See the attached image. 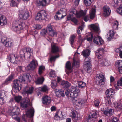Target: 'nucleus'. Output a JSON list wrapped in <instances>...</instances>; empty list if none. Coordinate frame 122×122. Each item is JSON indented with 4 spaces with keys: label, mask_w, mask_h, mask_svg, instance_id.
<instances>
[{
    "label": "nucleus",
    "mask_w": 122,
    "mask_h": 122,
    "mask_svg": "<svg viewBox=\"0 0 122 122\" xmlns=\"http://www.w3.org/2000/svg\"><path fill=\"white\" fill-rule=\"evenodd\" d=\"M42 102L45 105L49 104L51 102V98L47 96H46L43 97L42 98Z\"/></svg>",
    "instance_id": "18"
},
{
    "label": "nucleus",
    "mask_w": 122,
    "mask_h": 122,
    "mask_svg": "<svg viewBox=\"0 0 122 122\" xmlns=\"http://www.w3.org/2000/svg\"><path fill=\"white\" fill-rule=\"evenodd\" d=\"M63 116V115L62 114L61 112V115L60 116H59L58 115V112H56L54 116V117L55 119H56V117L57 118V117H58L59 118H61Z\"/></svg>",
    "instance_id": "59"
},
{
    "label": "nucleus",
    "mask_w": 122,
    "mask_h": 122,
    "mask_svg": "<svg viewBox=\"0 0 122 122\" xmlns=\"http://www.w3.org/2000/svg\"><path fill=\"white\" fill-rule=\"evenodd\" d=\"M34 112V110L33 108H31L28 110L26 112V116L23 115L22 116V120L25 122H26L27 121L25 119L26 117L31 118L33 117Z\"/></svg>",
    "instance_id": "7"
},
{
    "label": "nucleus",
    "mask_w": 122,
    "mask_h": 122,
    "mask_svg": "<svg viewBox=\"0 0 122 122\" xmlns=\"http://www.w3.org/2000/svg\"><path fill=\"white\" fill-rule=\"evenodd\" d=\"M105 78L104 76L102 75H100L99 76L96 78V82L97 84L102 85V82H104Z\"/></svg>",
    "instance_id": "15"
},
{
    "label": "nucleus",
    "mask_w": 122,
    "mask_h": 122,
    "mask_svg": "<svg viewBox=\"0 0 122 122\" xmlns=\"http://www.w3.org/2000/svg\"><path fill=\"white\" fill-rule=\"evenodd\" d=\"M47 30L49 31L48 34L49 35L53 37L56 34V33L53 29V25H52L50 24L48 25L47 27Z\"/></svg>",
    "instance_id": "12"
},
{
    "label": "nucleus",
    "mask_w": 122,
    "mask_h": 122,
    "mask_svg": "<svg viewBox=\"0 0 122 122\" xmlns=\"http://www.w3.org/2000/svg\"><path fill=\"white\" fill-rule=\"evenodd\" d=\"M119 25L118 22L117 21L113 22V23L112 28L115 30L117 29Z\"/></svg>",
    "instance_id": "43"
},
{
    "label": "nucleus",
    "mask_w": 122,
    "mask_h": 122,
    "mask_svg": "<svg viewBox=\"0 0 122 122\" xmlns=\"http://www.w3.org/2000/svg\"><path fill=\"white\" fill-rule=\"evenodd\" d=\"M47 16L46 11L44 10H42L37 14V16L35 17V19L39 21L45 20L47 18Z\"/></svg>",
    "instance_id": "4"
},
{
    "label": "nucleus",
    "mask_w": 122,
    "mask_h": 122,
    "mask_svg": "<svg viewBox=\"0 0 122 122\" xmlns=\"http://www.w3.org/2000/svg\"><path fill=\"white\" fill-rule=\"evenodd\" d=\"M91 67L90 60L89 58H86L84 63V69H86L87 67Z\"/></svg>",
    "instance_id": "20"
},
{
    "label": "nucleus",
    "mask_w": 122,
    "mask_h": 122,
    "mask_svg": "<svg viewBox=\"0 0 122 122\" xmlns=\"http://www.w3.org/2000/svg\"><path fill=\"white\" fill-rule=\"evenodd\" d=\"M6 92L5 91L1 90L0 91V97L3 98L6 96Z\"/></svg>",
    "instance_id": "50"
},
{
    "label": "nucleus",
    "mask_w": 122,
    "mask_h": 122,
    "mask_svg": "<svg viewBox=\"0 0 122 122\" xmlns=\"http://www.w3.org/2000/svg\"><path fill=\"white\" fill-rule=\"evenodd\" d=\"M19 16L20 18L23 20H25L28 18L29 16V14L27 10H24L21 12Z\"/></svg>",
    "instance_id": "9"
},
{
    "label": "nucleus",
    "mask_w": 122,
    "mask_h": 122,
    "mask_svg": "<svg viewBox=\"0 0 122 122\" xmlns=\"http://www.w3.org/2000/svg\"><path fill=\"white\" fill-rule=\"evenodd\" d=\"M91 30L94 32H97L99 30L98 27L95 24H92L90 25Z\"/></svg>",
    "instance_id": "29"
},
{
    "label": "nucleus",
    "mask_w": 122,
    "mask_h": 122,
    "mask_svg": "<svg viewBox=\"0 0 122 122\" xmlns=\"http://www.w3.org/2000/svg\"><path fill=\"white\" fill-rule=\"evenodd\" d=\"M26 80L27 81L29 80V75H22L19 77V80L16 79L14 81L13 88V90L15 92H17L21 90V87L19 84H20V82H25Z\"/></svg>",
    "instance_id": "1"
},
{
    "label": "nucleus",
    "mask_w": 122,
    "mask_h": 122,
    "mask_svg": "<svg viewBox=\"0 0 122 122\" xmlns=\"http://www.w3.org/2000/svg\"><path fill=\"white\" fill-rule=\"evenodd\" d=\"M104 12L103 15L105 16H109L111 13V10L110 8L106 5L104 6L103 8Z\"/></svg>",
    "instance_id": "16"
},
{
    "label": "nucleus",
    "mask_w": 122,
    "mask_h": 122,
    "mask_svg": "<svg viewBox=\"0 0 122 122\" xmlns=\"http://www.w3.org/2000/svg\"><path fill=\"white\" fill-rule=\"evenodd\" d=\"M7 23V20L5 17L2 15H0V25L2 26L6 25Z\"/></svg>",
    "instance_id": "31"
},
{
    "label": "nucleus",
    "mask_w": 122,
    "mask_h": 122,
    "mask_svg": "<svg viewBox=\"0 0 122 122\" xmlns=\"http://www.w3.org/2000/svg\"><path fill=\"white\" fill-rule=\"evenodd\" d=\"M84 2L86 6L90 5L92 2L91 0H84Z\"/></svg>",
    "instance_id": "56"
},
{
    "label": "nucleus",
    "mask_w": 122,
    "mask_h": 122,
    "mask_svg": "<svg viewBox=\"0 0 122 122\" xmlns=\"http://www.w3.org/2000/svg\"><path fill=\"white\" fill-rule=\"evenodd\" d=\"M65 71L67 74L71 72L72 70L71 68V64L70 61H68L65 65Z\"/></svg>",
    "instance_id": "17"
},
{
    "label": "nucleus",
    "mask_w": 122,
    "mask_h": 122,
    "mask_svg": "<svg viewBox=\"0 0 122 122\" xmlns=\"http://www.w3.org/2000/svg\"><path fill=\"white\" fill-rule=\"evenodd\" d=\"M99 100L98 99L94 101V104L96 107H98L99 106Z\"/></svg>",
    "instance_id": "60"
},
{
    "label": "nucleus",
    "mask_w": 122,
    "mask_h": 122,
    "mask_svg": "<svg viewBox=\"0 0 122 122\" xmlns=\"http://www.w3.org/2000/svg\"><path fill=\"white\" fill-rule=\"evenodd\" d=\"M71 90L69 89H67L65 91V94L66 95V96H68L69 94L70 95L71 93Z\"/></svg>",
    "instance_id": "62"
},
{
    "label": "nucleus",
    "mask_w": 122,
    "mask_h": 122,
    "mask_svg": "<svg viewBox=\"0 0 122 122\" xmlns=\"http://www.w3.org/2000/svg\"><path fill=\"white\" fill-rule=\"evenodd\" d=\"M97 113L96 112H94L90 114L87 117L88 121L89 122H94L96 120V119L97 117Z\"/></svg>",
    "instance_id": "11"
},
{
    "label": "nucleus",
    "mask_w": 122,
    "mask_h": 122,
    "mask_svg": "<svg viewBox=\"0 0 122 122\" xmlns=\"http://www.w3.org/2000/svg\"><path fill=\"white\" fill-rule=\"evenodd\" d=\"M10 61L12 63H16L18 60V56L16 54H11L10 55Z\"/></svg>",
    "instance_id": "19"
},
{
    "label": "nucleus",
    "mask_w": 122,
    "mask_h": 122,
    "mask_svg": "<svg viewBox=\"0 0 122 122\" xmlns=\"http://www.w3.org/2000/svg\"><path fill=\"white\" fill-rule=\"evenodd\" d=\"M38 64L36 61L33 60L30 63V64L27 66V68L29 70H32Z\"/></svg>",
    "instance_id": "13"
},
{
    "label": "nucleus",
    "mask_w": 122,
    "mask_h": 122,
    "mask_svg": "<svg viewBox=\"0 0 122 122\" xmlns=\"http://www.w3.org/2000/svg\"><path fill=\"white\" fill-rule=\"evenodd\" d=\"M87 10L85 9L84 11L81 10H80L78 12H76V10L72 11L73 14H75L76 16L78 18H79L81 16H85L86 14Z\"/></svg>",
    "instance_id": "8"
},
{
    "label": "nucleus",
    "mask_w": 122,
    "mask_h": 122,
    "mask_svg": "<svg viewBox=\"0 0 122 122\" xmlns=\"http://www.w3.org/2000/svg\"><path fill=\"white\" fill-rule=\"evenodd\" d=\"M44 80V78L43 77H39L35 81V83L36 84H41L42 83Z\"/></svg>",
    "instance_id": "36"
},
{
    "label": "nucleus",
    "mask_w": 122,
    "mask_h": 122,
    "mask_svg": "<svg viewBox=\"0 0 122 122\" xmlns=\"http://www.w3.org/2000/svg\"><path fill=\"white\" fill-rule=\"evenodd\" d=\"M22 97L21 96H15V99L17 102H19L22 99Z\"/></svg>",
    "instance_id": "52"
},
{
    "label": "nucleus",
    "mask_w": 122,
    "mask_h": 122,
    "mask_svg": "<svg viewBox=\"0 0 122 122\" xmlns=\"http://www.w3.org/2000/svg\"><path fill=\"white\" fill-rule=\"evenodd\" d=\"M50 2L49 0H42L41 1L37 0L36 4L38 6H45L47 5Z\"/></svg>",
    "instance_id": "14"
},
{
    "label": "nucleus",
    "mask_w": 122,
    "mask_h": 122,
    "mask_svg": "<svg viewBox=\"0 0 122 122\" xmlns=\"http://www.w3.org/2000/svg\"><path fill=\"white\" fill-rule=\"evenodd\" d=\"M30 100L29 99H26L25 101H21V105L22 107L24 108H26L29 104Z\"/></svg>",
    "instance_id": "24"
},
{
    "label": "nucleus",
    "mask_w": 122,
    "mask_h": 122,
    "mask_svg": "<svg viewBox=\"0 0 122 122\" xmlns=\"http://www.w3.org/2000/svg\"><path fill=\"white\" fill-rule=\"evenodd\" d=\"M41 33L44 35H46L47 33V30L46 29H43L41 31Z\"/></svg>",
    "instance_id": "64"
},
{
    "label": "nucleus",
    "mask_w": 122,
    "mask_h": 122,
    "mask_svg": "<svg viewBox=\"0 0 122 122\" xmlns=\"http://www.w3.org/2000/svg\"><path fill=\"white\" fill-rule=\"evenodd\" d=\"M20 110L19 108H17L15 111L13 112L12 111L10 113V114L13 117L14 116L16 117L20 113Z\"/></svg>",
    "instance_id": "27"
},
{
    "label": "nucleus",
    "mask_w": 122,
    "mask_h": 122,
    "mask_svg": "<svg viewBox=\"0 0 122 122\" xmlns=\"http://www.w3.org/2000/svg\"><path fill=\"white\" fill-rule=\"evenodd\" d=\"M58 12H59V13H60L62 14V16L64 17L66 15L67 10L65 8H61L60 10Z\"/></svg>",
    "instance_id": "39"
},
{
    "label": "nucleus",
    "mask_w": 122,
    "mask_h": 122,
    "mask_svg": "<svg viewBox=\"0 0 122 122\" xmlns=\"http://www.w3.org/2000/svg\"><path fill=\"white\" fill-rule=\"evenodd\" d=\"M33 50L32 49L29 48L23 49L20 51V60L22 61H23L25 60V53H33Z\"/></svg>",
    "instance_id": "3"
},
{
    "label": "nucleus",
    "mask_w": 122,
    "mask_h": 122,
    "mask_svg": "<svg viewBox=\"0 0 122 122\" xmlns=\"http://www.w3.org/2000/svg\"><path fill=\"white\" fill-rule=\"evenodd\" d=\"M70 116L73 121L77 120L80 118V117L78 116L76 112H72L71 113Z\"/></svg>",
    "instance_id": "22"
},
{
    "label": "nucleus",
    "mask_w": 122,
    "mask_h": 122,
    "mask_svg": "<svg viewBox=\"0 0 122 122\" xmlns=\"http://www.w3.org/2000/svg\"><path fill=\"white\" fill-rule=\"evenodd\" d=\"M96 8L95 7L93 8L92 11L90 13V18L91 19H93L96 16Z\"/></svg>",
    "instance_id": "34"
},
{
    "label": "nucleus",
    "mask_w": 122,
    "mask_h": 122,
    "mask_svg": "<svg viewBox=\"0 0 122 122\" xmlns=\"http://www.w3.org/2000/svg\"><path fill=\"white\" fill-rule=\"evenodd\" d=\"M10 4L11 6L14 7H17L18 4L14 1L12 0L10 2Z\"/></svg>",
    "instance_id": "48"
},
{
    "label": "nucleus",
    "mask_w": 122,
    "mask_h": 122,
    "mask_svg": "<svg viewBox=\"0 0 122 122\" xmlns=\"http://www.w3.org/2000/svg\"><path fill=\"white\" fill-rule=\"evenodd\" d=\"M2 43L4 44L5 46L6 47H11L13 46L12 42L9 41L6 38L4 37H2L1 39Z\"/></svg>",
    "instance_id": "10"
},
{
    "label": "nucleus",
    "mask_w": 122,
    "mask_h": 122,
    "mask_svg": "<svg viewBox=\"0 0 122 122\" xmlns=\"http://www.w3.org/2000/svg\"><path fill=\"white\" fill-rule=\"evenodd\" d=\"M13 78V75H10L6 79L4 83L5 84H7Z\"/></svg>",
    "instance_id": "51"
},
{
    "label": "nucleus",
    "mask_w": 122,
    "mask_h": 122,
    "mask_svg": "<svg viewBox=\"0 0 122 122\" xmlns=\"http://www.w3.org/2000/svg\"><path fill=\"white\" fill-rule=\"evenodd\" d=\"M14 23L17 25L15 26L13 28L14 30L17 33L19 34L20 33V30L23 29V26L24 24L18 20H16Z\"/></svg>",
    "instance_id": "5"
},
{
    "label": "nucleus",
    "mask_w": 122,
    "mask_h": 122,
    "mask_svg": "<svg viewBox=\"0 0 122 122\" xmlns=\"http://www.w3.org/2000/svg\"><path fill=\"white\" fill-rule=\"evenodd\" d=\"M116 66L118 67L122 66V62L121 60L117 61L116 62Z\"/></svg>",
    "instance_id": "55"
},
{
    "label": "nucleus",
    "mask_w": 122,
    "mask_h": 122,
    "mask_svg": "<svg viewBox=\"0 0 122 122\" xmlns=\"http://www.w3.org/2000/svg\"><path fill=\"white\" fill-rule=\"evenodd\" d=\"M59 51V49L58 46L55 45L52 46V52L53 53H56Z\"/></svg>",
    "instance_id": "37"
},
{
    "label": "nucleus",
    "mask_w": 122,
    "mask_h": 122,
    "mask_svg": "<svg viewBox=\"0 0 122 122\" xmlns=\"http://www.w3.org/2000/svg\"><path fill=\"white\" fill-rule=\"evenodd\" d=\"M71 92L70 95V97L71 99L73 100L77 97L80 92L79 90L75 87L72 86L71 88Z\"/></svg>",
    "instance_id": "6"
},
{
    "label": "nucleus",
    "mask_w": 122,
    "mask_h": 122,
    "mask_svg": "<svg viewBox=\"0 0 122 122\" xmlns=\"http://www.w3.org/2000/svg\"><path fill=\"white\" fill-rule=\"evenodd\" d=\"M116 11L118 13L122 15V4L120 6L119 8L116 9Z\"/></svg>",
    "instance_id": "47"
},
{
    "label": "nucleus",
    "mask_w": 122,
    "mask_h": 122,
    "mask_svg": "<svg viewBox=\"0 0 122 122\" xmlns=\"http://www.w3.org/2000/svg\"><path fill=\"white\" fill-rule=\"evenodd\" d=\"M113 110L110 109L104 111L103 113L104 114L108 116H110L112 115L113 113Z\"/></svg>",
    "instance_id": "33"
},
{
    "label": "nucleus",
    "mask_w": 122,
    "mask_h": 122,
    "mask_svg": "<svg viewBox=\"0 0 122 122\" xmlns=\"http://www.w3.org/2000/svg\"><path fill=\"white\" fill-rule=\"evenodd\" d=\"M104 49L103 48H99L96 51L95 55L97 56L98 59V62L99 64L101 65V66L104 65L105 61H106V59H103L102 60H100L102 58V56L103 53Z\"/></svg>",
    "instance_id": "2"
},
{
    "label": "nucleus",
    "mask_w": 122,
    "mask_h": 122,
    "mask_svg": "<svg viewBox=\"0 0 122 122\" xmlns=\"http://www.w3.org/2000/svg\"><path fill=\"white\" fill-rule=\"evenodd\" d=\"M75 37V36L74 35H73L71 36L70 38L69 41L70 44L72 47H73V46L72 45L74 42V39Z\"/></svg>",
    "instance_id": "45"
},
{
    "label": "nucleus",
    "mask_w": 122,
    "mask_h": 122,
    "mask_svg": "<svg viewBox=\"0 0 122 122\" xmlns=\"http://www.w3.org/2000/svg\"><path fill=\"white\" fill-rule=\"evenodd\" d=\"M93 42L96 44L100 45L103 43V41L101 38L99 37H96L94 39Z\"/></svg>",
    "instance_id": "23"
},
{
    "label": "nucleus",
    "mask_w": 122,
    "mask_h": 122,
    "mask_svg": "<svg viewBox=\"0 0 122 122\" xmlns=\"http://www.w3.org/2000/svg\"><path fill=\"white\" fill-rule=\"evenodd\" d=\"M34 89V88L32 87H26L24 90L25 93L28 94H31L33 92Z\"/></svg>",
    "instance_id": "26"
},
{
    "label": "nucleus",
    "mask_w": 122,
    "mask_h": 122,
    "mask_svg": "<svg viewBox=\"0 0 122 122\" xmlns=\"http://www.w3.org/2000/svg\"><path fill=\"white\" fill-rule=\"evenodd\" d=\"M55 91L56 96L58 97H64L65 96L64 91H62L61 89H56Z\"/></svg>",
    "instance_id": "21"
},
{
    "label": "nucleus",
    "mask_w": 122,
    "mask_h": 122,
    "mask_svg": "<svg viewBox=\"0 0 122 122\" xmlns=\"http://www.w3.org/2000/svg\"><path fill=\"white\" fill-rule=\"evenodd\" d=\"M115 34V32L113 30H110L107 34L108 36L107 38L108 40L110 41L111 40L113 39Z\"/></svg>",
    "instance_id": "25"
},
{
    "label": "nucleus",
    "mask_w": 122,
    "mask_h": 122,
    "mask_svg": "<svg viewBox=\"0 0 122 122\" xmlns=\"http://www.w3.org/2000/svg\"><path fill=\"white\" fill-rule=\"evenodd\" d=\"M88 35H89L88 36H90L88 37L87 38V41H92V40L93 38V35L92 34H91L90 33H89Z\"/></svg>",
    "instance_id": "58"
},
{
    "label": "nucleus",
    "mask_w": 122,
    "mask_h": 122,
    "mask_svg": "<svg viewBox=\"0 0 122 122\" xmlns=\"http://www.w3.org/2000/svg\"><path fill=\"white\" fill-rule=\"evenodd\" d=\"M82 29L83 28L81 26L79 27L77 31V34H80L81 33V32Z\"/></svg>",
    "instance_id": "63"
},
{
    "label": "nucleus",
    "mask_w": 122,
    "mask_h": 122,
    "mask_svg": "<svg viewBox=\"0 0 122 122\" xmlns=\"http://www.w3.org/2000/svg\"><path fill=\"white\" fill-rule=\"evenodd\" d=\"M117 84L118 86H122V78H121L119 80H118Z\"/></svg>",
    "instance_id": "61"
},
{
    "label": "nucleus",
    "mask_w": 122,
    "mask_h": 122,
    "mask_svg": "<svg viewBox=\"0 0 122 122\" xmlns=\"http://www.w3.org/2000/svg\"><path fill=\"white\" fill-rule=\"evenodd\" d=\"M86 102V99H81L77 101L76 103V105L82 107Z\"/></svg>",
    "instance_id": "30"
},
{
    "label": "nucleus",
    "mask_w": 122,
    "mask_h": 122,
    "mask_svg": "<svg viewBox=\"0 0 122 122\" xmlns=\"http://www.w3.org/2000/svg\"><path fill=\"white\" fill-rule=\"evenodd\" d=\"M33 53L30 54V53H27L26 52L25 53V57L27 59H30V57L32 56Z\"/></svg>",
    "instance_id": "57"
},
{
    "label": "nucleus",
    "mask_w": 122,
    "mask_h": 122,
    "mask_svg": "<svg viewBox=\"0 0 122 122\" xmlns=\"http://www.w3.org/2000/svg\"><path fill=\"white\" fill-rule=\"evenodd\" d=\"M90 50L87 49L83 50L82 52V55L86 58H88V56L90 54Z\"/></svg>",
    "instance_id": "32"
},
{
    "label": "nucleus",
    "mask_w": 122,
    "mask_h": 122,
    "mask_svg": "<svg viewBox=\"0 0 122 122\" xmlns=\"http://www.w3.org/2000/svg\"><path fill=\"white\" fill-rule=\"evenodd\" d=\"M115 50L117 53H119L120 57L122 58V46H121L119 48L116 49Z\"/></svg>",
    "instance_id": "40"
},
{
    "label": "nucleus",
    "mask_w": 122,
    "mask_h": 122,
    "mask_svg": "<svg viewBox=\"0 0 122 122\" xmlns=\"http://www.w3.org/2000/svg\"><path fill=\"white\" fill-rule=\"evenodd\" d=\"M61 85L65 88H67L69 87L70 86V84L67 81H63L61 83Z\"/></svg>",
    "instance_id": "38"
},
{
    "label": "nucleus",
    "mask_w": 122,
    "mask_h": 122,
    "mask_svg": "<svg viewBox=\"0 0 122 122\" xmlns=\"http://www.w3.org/2000/svg\"><path fill=\"white\" fill-rule=\"evenodd\" d=\"M78 87L81 88H82L86 86V83L84 82L81 81L78 82Z\"/></svg>",
    "instance_id": "46"
},
{
    "label": "nucleus",
    "mask_w": 122,
    "mask_h": 122,
    "mask_svg": "<svg viewBox=\"0 0 122 122\" xmlns=\"http://www.w3.org/2000/svg\"><path fill=\"white\" fill-rule=\"evenodd\" d=\"M114 97L113 96H111L110 97H108L106 96L105 97V102L106 104H108L109 105L111 104L112 102L111 101L112 100V99Z\"/></svg>",
    "instance_id": "28"
},
{
    "label": "nucleus",
    "mask_w": 122,
    "mask_h": 122,
    "mask_svg": "<svg viewBox=\"0 0 122 122\" xmlns=\"http://www.w3.org/2000/svg\"><path fill=\"white\" fill-rule=\"evenodd\" d=\"M57 84L56 81L54 80L51 81V86L53 88L55 89L57 86Z\"/></svg>",
    "instance_id": "44"
},
{
    "label": "nucleus",
    "mask_w": 122,
    "mask_h": 122,
    "mask_svg": "<svg viewBox=\"0 0 122 122\" xmlns=\"http://www.w3.org/2000/svg\"><path fill=\"white\" fill-rule=\"evenodd\" d=\"M45 67L43 65L39 67L38 73L40 75H41L42 74L45 69Z\"/></svg>",
    "instance_id": "41"
},
{
    "label": "nucleus",
    "mask_w": 122,
    "mask_h": 122,
    "mask_svg": "<svg viewBox=\"0 0 122 122\" xmlns=\"http://www.w3.org/2000/svg\"><path fill=\"white\" fill-rule=\"evenodd\" d=\"M114 107L117 111L120 110L122 109V104L120 102H116L114 103Z\"/></svg>",
    "instance_id": "35"
},
{
    "label": "nucleus",
    "mask_w": 122,
    "mask_h": 122,
    "mask_svg": "<svg viewBox=\"0 0 122 122\" xmlns=\"http://www.w3.org/2000/svg\"><path fill=\"white\" fill-rule=\"evenodd\" d=\"M59 57V56L57 55L54 56H51L49 60H48V61H50L51 62H52L56 58L58 57Z\"/></svg>",
    "instance_id": "53"
},
{
    "label": "nucleus",
    "mask_w": 122,
    "mask_h": 122,
    "mask_svg": "<svg viewBox=\"0 0 122 122\" xmlns=\"http://www.w3.org/2000/svg\"><path fill=\"white\" fill-rule=\"evenodd\" d=\"M73 63L72 64L73 66H75L76 67L79 66V62L78 61H76L74 59H73Z\"/></svg>",
    "instance_id": "49"
},
{
    "label": "nucleus",
    "mask_w": 122,
    "mask_h": 122,
    "mask_svg": "<svg viewBox=\"0 0 122 122\" xmlns=\"http://www.w3.org/2000/svg\"><path fill=\"white\" fill-rule=\"evenodd\" d=\"M38 90H39L40 92H46L48 91V88L46 86H44L42 87H39Z\"/></svg>",
    "instance_id": "42"
},
{
    "label": "nucleus",
    "mask_w": 122,
    "mask_h": 122,
    "mask_svg": "<svg viewBox=\"0 0 122 122\" xmlns=\"http://www.w3.org/2000/svg\"><path fill=\"white\" fill-rule=\"evenodd\" d=\"M56 74L55 71H51L50 72L49 74V76L52 78H54L56 76Z\"/></svg>",
    "instance_id": "54"
}]
</instances>
